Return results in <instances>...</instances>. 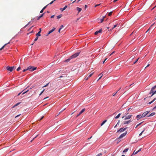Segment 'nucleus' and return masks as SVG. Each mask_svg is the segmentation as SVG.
I'll list each match as a JSON object with an SVG mask.
<instances>
[{"mask_svg": "<svg viewBox=\"0 0 156 156\" xmlns=\"http://www.w3.org/2000/svg\"><path fill=\"white\" fill-rule=\"evenodd\" d=\"M44 13H43V14H41V15L40 16V17H41H41H42L43 16V15H44Z\"/></svg>", "mask_w": 156, "mask_h": 156, "instance_id": "43", "label": "nucleus"}, {"mask_svg": "<svg viewBox=\"0 0 156 156\" xmlns=\"http://www.w3.org/2000/svg\"><path fill=\"white\" fill-rule=\"evenodd\" d=\"M102 30L101 29H100L98 31H97L95 32L94 33V34L95 35H96L98 34L99 33H101L102 32Z\"/></svg>", "mask_w": 156, "mask_h": 156, "instance_id": "10", "label": "nucleus"}, {"mask_svg": "<svg viewBox=\"0 0 156 156\" xmlns=\"http://www.w3.org/2000/svg\"><path fill=\"white\" fill-rule=\"evenodd\" d=\"M89 78V77H88V76H87V77H86L85 78V80H87Z\"/></svg>", "mask_w": 156, "mask_h": 156, "instance_id": "42", "label": "nucleus"}, {"mask_svg": "<svg viewBox=\"0 0 156 156\" xmlns=\"http://www.w3.org/2000/svg\"><path fill=\"white\" fill-rule=\"evenodd\" d=\"M144 131V130L143 131H142V132H141V133L139 134V136H141V135H142V133Z\"/></svg>", "mask_w": 156, "mask_h": 156, "instance_id": "50", "label": "nucleus"}, {"mask_svg": "<svg viewBox=\"0 0 156 156\" xmlns=\"http://www.w3.org/2000/svg\"><path fill=\"white\" fill-rule=\"evenodd\" d=\"M114 53V51H113V52L111 54H110L109 55V56H111Z\"/></svg>", "mask_w": 156, "mask_h": 156, "instance_id": "52", "label": "nucleus"}, {"mask_svg": "<svg viewBox=\"0 0 156 156\" xmlns=\"http://www.w3.org/2000/svg\"><path fill=\"white\" fill-rule=\"evenodd\" d=\"M7 45V44H5L1 48H0V51L2 50L5 47V46Z\"/></svg>", "mask_w": 156, "mask_h": 156, "instance_id": "20", "label": "nucleus"}, {"mask_svg": "<svg viewBox=\"0 0 156 156\" xmlns=\"http://www.w3.org/2000/svg\"><path fill=\"white\" fill-rule=\"evenodd\" d=\"M48 98V97H46L45 98H44V100H45V99H47V98Z\"/></svg>", "mask_w": 156, "mask_h": 156, "instance_id": "63", "label": "nucleus"}, {"mask_svg": "<svg viewBox=\"0 0 156 156\" xmlns=\"http://www.w3.org/2000/svg\"><path fill=\"white\" fill-rule=\"evenodd\" d=\"M107 121V120H105L101 124V126H102L104 124V123H105V122Z\"/></svg>", "mask_w": 156, "mask_h": 156, "instance_id": "26", "label": "nucleus"}, {"mask_svg": "<svg viewBox=\"0 0 156 156\" xmlns=\"http://www.w3.org/2000/svg\"><path fill=\"white\" fill-rule=\"evenodd\" d=\"M102 154L100 153L97 154L96 156H102Z\"/></svg>", "mask_w": 156, "mask_h": 156, "instance_id": "30", "label": "nucleus"}, {"mask_svg": "<svg viewBox=\"0 0 156 156\" xmlns=\"http://www.w3.org/2000/svg\"><path fill=\"white\" fill-rule=\"evenodd\" d=\"M100 20L101 21L100 22L101 23H102L103 21V20H104L103 18L101 19H100Z\"/></svg>", "mask_w": 156, "mask_h": 156, "instance_id": "32", "label": "nucleus"}, {"mask_svg": "<svg viewBox=\"0 0 156 156\" xmlns=\"http://www.w3.org/2000/svg\"><path fill=\"white\" fill-rule=\"evenodd\" d=\"M54 16H55V15H53V16H51V18H54Z\"/></svg>", "mask_w": 156, "mask_h": 156, "instance_id": "53", "label": "nucleus"}, {"mask_svg": "<svg viewBox=\"0 0 156 156\" xmlns=\"http://www.w3.org/2000/svg\"><path fill=\"white\" fill-rule=\"evenodd\" d=\"M27 70H28V69H24L23 70V72H25Z\"/></svg>", "mask_w": 156, "mask_h": 156, "instance_id": "49", "label": "nucleus"}, {"mask_svg": "<svg viewBox=\"0 0 156 156\" xmlns=\"http://www.w3.org/2000/svg\"><path fill=\"white\" fill-rule=\"evenodd\" d=\"M131 58L132 59H133L134 58V57H133V56H131Z\"/></svg>", "mask_w": 156, "mask_h": 156, "instance_id": "64", "label": "nucleus"}, {"mask_svg": "<svg viewBox=\"0 0 156 156\" xmlns=\"http://www.w3.org/2000/svg\"><path fill=\"white\" fill-rule=\"evenodd\" d=\"M141 148H140L137 151H136V150H135L133 152V154H135L138 153L141 150Z\"/></svg>", "mask_w": 156, "mask_h": 156, "instance_id": "8", "label": "nucleus"}, {"mask_svg": "<svg viewBox=\"0 0 156 156\" xmlns=\"http://www.w3.org/2000/svg\"><path fill=\"white\" fill-rule=\"evenodd\" d=\"M80 52H77L74 54L73 55L71 56L69 58L67 59L66 60V62H68L69 60L73 58H75L78 56L80 54Z\"/></svg>", "mask_w": 156, "mask_h": 156, "instance_id": "2", "label": "nucleus"}, {"mask_svg": "<svg viewBox=\"0 0 156 156\" xmlns=\"http://www.w3.org/2000/svg\"><path fill=\"white\" fill-rule=\"evenodd\" d=\"M156 100V98H154L152 101L149 102V103H148V104H151V103H153L155 100Z\"/></svg>", "mask_w": 156, "mask_h": 156, "instance_id": "21", "label": "nucleus"}, {"mask_svg": "<svg viewBox=\"0 0 156 156\" xmlns=\"http://www.w3.org/2000/svg\"><path fill=\"white\" fill-rule=\"evenodd\" d=\"M65 109V108H64L63 110H62V111L60 112L58 114H57V115H56V116H58Z\"/></svg>", "mask_w": 156, "mask_h": 156, "instance_id": "38", "label": "nucleus"}, {"mask_svg": "<svg viewBox=\"0 0 156 156\" xmlns=\"http://www.w3.org/2000/svg\"><path fill=\"white\" fill-rule=\"evenodd\" d=\"M6 69L7 70L10 71V72H12L13 69H16V67H15L14 66L9 67L8 66L6 67Z\"/></svg>", "mask_w": 156, "mask_h": 156, "instance_id": "3", "label": "nucleus"}, {"mask_svg": "<svg viewBox=\"0 0 156 156\" xmlns=\"http://www.w3.org/2000/svg\"><path fill=\"white\" fill-rule=\"evenodd\" d=\"M117 24L114 25V27L112 29H110V31L112 30L114 28H115L116 27H117Z\"/></svg>", "mask_w": 156, "mask_h": 156, "instance_id": "29", "label": "nucleus"}, {"mask_svg": "<svg viewBox=\"0 0 156 156\" xmlns=\"http://www.w3.org/2000/svg\"><path fill=\"white\" fill-rule=\"evenodd\" d=\"M61 30V28H59L58 30V32L60 33V30Z\"/></svg>", "mask_w": 156, "mask_h": 156, "instance_id": "59", "label": "nucleus"}, {"mask_svg": "<svg viewBox=\"0 0 156 156\" xmlns=\"http://www.w3.org/2000/svg\"><path fill=\"white\" fill-rule=\"evenodd\" d=\"M21 69V68L20 67H19L17 69V71H19L20 69Z\"/></svg>", "mask_w": 156, "mask_h": 156, "instance_id": "37", "label": "nucleus"}, {"mask_svg": "<svg viewBox=\"0 0 156 156\" xmlns=\"http://www.w3.org/2000/svg\"><path fill=\"white\" fill-rule=\"evenodd\" d=\"M155 114V112H152L151 113V114H150L148 115H147V117H149L150 116H153Z\"/></svg>", "mask_w": 156, "mask_h": 156, "instance_id": "14", "label": "nucleus"}, {"mask_svg": "<svg viewBox=\"0 0 156 156\" xmlns=\"http://www.w3.org/2000/svg\"><path fill=\"white\" fill-rule=\"evenodd\" d=\"M156 88V85H155V86H154V87H152V89H155Z\"/></svg>", "mask_w": 156, "mask_h": 156, "instance_id": "41", "label": "nucleus"}, {"mask_svg": "<svg viewBox=\"0 0 156 156\" xmlns=\"http://www.w3.org/2000/svg\"><path fill=\"white\" fill-rule=\"evenodd\" d=\"M102 73H101L99 76H100V75H101V77H100V78H99L98 80H100L101 78V77H102V76H103V74H102Z\"/></svg>", "mask_w": 156, "mask_h": 156, "instance_id": "34", "label": "nucleus"}, {"mask_svg": "<svg viewBox=\"0 0 156 156\" xmlns=\"http://www.w3.org/2000/svg\"><path fill=\"white\" fill-rule=\"evenodd\" d=\"M120 115H121V114L119 113L115 117V118L116 119H117L118 118L120 117Z\"/></svg>", "mask_w": 156, "mask_h": 156, "instance_id": "22", "label": "nucleus"}, {"mask_svg": "<svg viewBox=\"0 0 156 156\" xmlns=\"http://www.w3.org/2000/svg\"><path fill=\"white\" fill-rule=\"evenodd\" d=\"M54 2V1H51L50 3H49V4H48V5H51V4H52Z\"/></svg>", "mask_w": 156, "mask_h": 156, "instance_id": "40", "label": "nucleus"}, {"mask_svg": "<svg viewBox=\"0 0 156 156\" xmlns=\"http://www.w3.org/2000/svg\"><path fill=\"white\" fill-rule=\"evenodd\" d=\"M141 123H140L139 124H138V125H137L136 127V128L138 126L140 125L141 124Z\"/></svg>", "mask_w": 156, "mask_h": 156, "instance_id": "54", "label": "nucleus"}, {"mask_svg": "<svg viewBox=\"0 0 156 156\" xmlns=\"http://www.w3.org/2000/svg\"><path fill=\"white\" fill-rule=\"evenodd\" d=\"M38 136V135H37L35 137H34V138H33V140H34L35 138H36L37 137V136Z\"/></svg>", "mask_w": 156, "mask_h": 156, "instance_id": "51", "label": "nucleus"}, {"mask_svg": "<svg viewBox=\"0 0 156 156\" xmlns=\"http://www.w3.org/2000/svg\"><path fill=\"white\" fill-rule=\"evenodd\" d=\"M40 33V32L39 31L37 34H36V35L37 37L38 36H40L41 35Z\"/></svg>", "mask_w": 156, "mask_h": 156, "instance_id": "17", "label": "nucleus"}, {"mask_svg": "<svg viewBox=\"0 0 156 156\" xmlns=\"http://www.w3.org/2000/svg\"><path fill=\"white\" fill-rule=\"evenodd\" d=\"M112 12H109L108 15L109 16H111L112 15Z\"/></svg>", "mask_w": 156, "mask_h": 156, "instance_id": "28", "label": "nucleus"}, {"mask_svg": "<svg viewBox=\"0 0 156 156\" xmlns=\"http://www.w3.org/2000/svg\"><path fill=\"white\" fill-rule=\"evenodd\" d=\"M43 118H44V116H42V117L40 119V120H41V119H42Z\"/></svg>", "mask_w": 156, "mask_h": 156, "instance_id": "62", "label": "nucleus"}, {"mask_svg": "<svg viewBox=\"0 0 156 156\" xmlns=\"http://www.w3.org/2000/svg\"><path fill=\"white\" fill-rule=\"evenodd\" d=\"M126 129H127V128H121L119 129L117 131V133H119V132H123V131H124Z\"/></svg>", "mask_w": 156, "mask_h": 156, "instance_id": "7", "label": "nucleus"}, {"mask_svg": "<svg viewBox=\"0 0 156 156\" xmlns=\"http://www.w3.org/2000/svg\"><path fill=\"white\" fill-rule=\"evenodd\" d=\"M132 116V115H129L126 116L124 119L125 120L128 119H130Z\"/></svg>", "mask_w": 156, "mask_h": 156, "instance_id": "13", "label": "nucleus"}, {"mask_svg": "<svg viewBox=\"0 0 156 156\" xmlns=\"http://www.w3.org/2000/svg\"><path fill=\"white\" fill-rule=\"evenodd\" d=\"M131 109V108H129L128 109V111H129Z\"/></svg>", "mask_w": 156, "mask_h": 156, "instance_id": "58", "label": "nucleus"}, {"mask_svg": "<svg viewBox=\"0 0 156 156\" xmlns=\"http://www.w3.org/2000/svg\"><path fill=\"white\" fill-rule=\"evenodd\" d=\"M100 5V4H97V5H96L95 6V7H96L97 6H99Z\"/></svg>", "mask_w": 156, "mask_h": 156, "instance_id": "57", "label": "nucleus"}, {"mask_svg": "<svg viewBox=\"0 0 156 156\" xmlns=\"http://www.w3.org/2000/svg\"><path fill=\"white\" fill-rule=\"evenodd\" d=\"M152 26V25L151 26V27L148 29L147 30V32L148 31H149L150 30L151 27Z\"/></svg>", "mask_w": 156, "mask_h": 156, "instance_id": "47", "label": "nucleus"}, {"mask_svg": "<svg viewBox=\"0 0 156 156\" xmlns=\"http://www.w3.org/2000/svg\"><path fill=\"white\" fill-rule=\"evenodd\" d=\"M44 89L41 92V93H40V94H39V96H40L42 94V93L44 92Z\"/></svg>", "mask_w": 156, "mask_h": 156, "instance_id": "36", "label": "nucleus"}, {"mask_svg": "<svg viewBox=\"0 0 156 156\" xmlns=\"http://www.w3.org/2000/svg\"><path fill=\"white\" fill-rule=\"evenodd\" d=\"M85 108L83 109L80 113L77 115L76 117H77L79 116L82 113L85 111Z\"/></svg>", "mask_w": 156, "mask_h": 156, "instance_id": "12", "label": "nucleus"}, {"mask_svg": "<svg viewBox=\"0 0 156 156\" xmlns=\"http://www.w3.org/2000/svg\"><path fill=\"white\" fill-rule=\"evenodd\" d=\"M149 111H147V115H148V114L149 113Z\"/></svg>", "mask_w": 156, "mask_h": 156, "instance_id": "61", "label": "nucleus"}, {"mask_svg": "<svg viewBox=\"0 0 156 156\" xmlns=\"http://www.w3.org/2000/svg\"><path fill=\"white\" fill-rule=\"evenodd\" d=\"M77 9L78 11V13H79L82 10V9L81 8L79 7L77 8Z\"/></svg>", "mask_w": 156, "mask_h": 156, "instance_id": "19", "label": "nucleus"}, {"mask_svg": "<svg viewBox=\"0 0 156 156\" xmlns=\"http://www.w3.org/2000/svg\"><path fill=\"white\" fill-rule=\"evenodd\" d=\"M87 7V5H85V8L86 9Z\"/></svg>", "mask_w": 156, "mask_h": 156, "instance_id": "60", "label": "nucleus"}, {"mask_svg": "<svg viewBox=\"0 0 156 156\" xmlns=\"http://www.w3.org/2000/svg\"><path fill=\"white\" fill-rule=\"evenodd\" d=\"M55 29V28H54L52 29L51 30H50L48 33V34L46 35V36H48L49 34L51 33L53 31H54Z\"/></svg>", "mask_w": 156, "mask_h": 156, "instance_id": "9", "label": "nucleus"}, {"mask_svg": "<svg viewBox=\"0 0 156 156\" xmlns=\"http://www.w3.org/2000/svg\"><path fill=\"white\" fill-rule=\"evenodd\" d=\"M154 89H151V90L150 92L149 93V94H152L150 96H149V97H151L154 94H156V90L154 91Z\"/></svg>", "mask_w": 156, "mask_h": 156, "instance_id": "4", "label": "nucleus"}, {"mask_svg": "<svg viewBox=\"0 0 156 156\" xmlns=\"http://www.w3.org/2000/svg\"><path fill=\"white\" fill-rule=\"evenodd\" d=\"M38 38V37L37 36L36 38H35V39H34V41H37V40Z\"/></svg>", "mask_w": 156, "mask_h": 156, "instance_id": "35", "label": "nucleus"}, {"mask_svg": "<svg viewBox=\"0 0 156 156\" xmlns=\"http://www.w3.org/2000/svg\"><path fill=\"white\" fill-rule=\"evenodd\" d=\"M128 150V148H126V149H125L123 151V153H124L126 152H127Z\"/></svg>", "mask_w": 156, "mask_h": 156, "instance_id": "25", "label": "nucleus"}, {"mask_svg": "<svg viewBox=\"0 0 156 156\" xmlns=\"http://www.w3.org/2000/svg\"><path fill=\"white\" fill-rule=\"evenodd\" d=\"M40 18H41V17H40V16H39V17H38L37 18V20H39L40 19Z\"/></svg>", "mask_w": 156, "mask_h": 156, "instance_id": "55", "label": "nucleus"}, {"mask_svg": "<svg viewBox=\"0 0 156 156\" xmlns=\"http://www.w3.org/2000/svg\"><path fill=\"white\" fill-rule=\"evenodd\" d=\"M139 58H138L134 62V63L133 64H135L136 62L138 61V59H139Z\"/></svg>", "mask_w": 156, "mask_h": 156, "instance_id": "31", "label": "nucleus"}, {"mask_svg": "<svg viewBox=\"0 0 156 156\" xmlns=\"http://www.w3.org/2000/svg\"><path fill=\"white\" fill-rule=\"evenodd\" d=\"M62 16V15L61 14L59 15V16H57V19H59Z\"/></svg>", "mask_w": 156, "mask_h": 156, "instance_id": "27", "label": "nucleus"}, {"mask_svg": "<svg viewBox=\"0 0 156 156\" xmlns=\"http://www.w3.org/2000/svg\"><path fill=\"white\" fill-rule=\"evenodd\" d=\"M28 90H27V91L24 92L22 94H24L25 93H27V92L28 91Z\"/></svg>", "mask_w": 156, "mask_h": 156, "instance_id": "45", "label": "nucleus"}, {"mask_svg": "<svg viewBox=\"0 0 156 156\" xmlns=\"http://www.w3.org/2000/svg\"><path fill=\"white\" fill-rule=\"evenodd\" d=\"M44 10H43V9L40 11V13H41L43 12Z\"/></svg>", "mask_w": 156, "mask_h": 156, "instance_id": "48", "label": "nucleus"}, {"mask_svg": "<svg viewBox=\"0 0 156 156\" xmlns=\"http://www.w3.org/2000/svg\"><path fill=\"white\" fill-rule=\"evenodd\" d=\"M153 129V126L151 125H150V124L149 125L148 124L147 126V131H148V135H150L151 133L152 132Z\"/></svg>", "mask_w": 156, "mask_h": 156, "instance_id": "1", "label": "nucleus"}, {"mask_svg": "<svg viewBox=\"0 0 156 156\" xmlns=\"http://www.w3.org/2000/svg\"><path fill=\"white\" fill-rule=\"evenodd\" d=\"M64 27V26L63 25H62L61 27H60V28H61V29L63 28V27Z\"/></svg>", "mask_w": 156, "mask_h": 156, "instance_id": "46", "label": "nucleus"}, {"mask_svg": "<svg viewBox=\"0 0 156 156\" xmlns=\"http://www.w3.org/2000/svg\"><path fill=\"white\" fill-rule=\"evenodd\" d=\"M118 91H117V92H116L115 93L113 94L112 95L113 96H115V94L117 93Z\"/></svg>", "mask_w": 156, "mask_h": 156, "instance_id": "39", "label": "nucleus"}, {"mask_svg": "<svg viewBox=\"0 0 156 156\" xmlns=\"http://www.w3.org/2000/svg\"><path fill=\"white\" fill-rule=\"evenodd\" d=\"M132 121L131 120H130L129 121H125L124 122L123 124H128L129 123L131 122Z\"/></svg>", "mask_w": 156, "mask_h": 156, "instance_id": "11", "label": "nucleus"}, {"mask_svg": "<svg viewBox=\"0 0 156 156\" xmlns=\"http://www.w3.org/2000/svg\"><path fill=\"white\" fill-rule=\"evenodd\" d=\"M67 7V6L65 5L64 8H63L62 9L60 8V9L62 10V11H63Z\"/></svg>", "mask_w": 156, "mask_h": 156, "instance_id": "15", "label": "nucleus"}, {"mask_svg": "<svg viewBox=\"0 0 156 156\" xmlns=\"http://www.w3.org/2000/svg\"><path fill=\"white\" fill-rule=\"evenodd\" d=\"M48 5H46L42 9H43V10H44V9H45L47 7V6Z\"/></svg>", "mask_w": 156, "mask_h": 156, "instance_id": "33", "label": "nucleus"}, {"mask_svg": "<svg viewBox=\"0 0 156 156\" xmlns=\"http://www.w3.org/2000/svg\"><path fill=\"white\" fill-rule=\"evenodd\" d=\"M107 58H105L103 62V63H104L105 61L107 60Z\"/></svg>", "mask_w": 156, "mask_h": 156, "instance_id": "44", "label": "nucleus"}, {"mask_svg": "<svg viewBox=\"0 0 156 156\" xmlns=\"http://www.w3.org/2000/svg\"><path fill=\"white\" fill-rule=\"evenodd\" d=\"M127 133V132L126 131L125 133L122 134L118 138V140H119L120 139L123 138L124 136Z\"/></svg>", "mask_w": 156, "mask_h": 156, "instance_id": "6", "label": "nucleus"}, {"mask_svg": "<svg viewBox=\"0 0 156 156\" xmlns=\"http://www.w3.org/2000/svg\"><path fill=\"white\" fill-rule=\"evenodd\" d=\"M36 67H34L32 66H30L27 68V69L29 70L30 71H32L36 70Z\"/></svg>", "mask_w": 156, "mask_h": 156, "instance_id": "5", "label": "nucleus"}, {"mask_svg": "<svg viewBox=\"0 0 156 156\" xmlns=\"http://www.w3.org/2000/svg\"><path fill=\"white\" fill-rule=\"evenodd\" d=\"M141 115H137L136 118L138 119H139L141 118Z\"/></svg>", "mask_w": 156, "mask_h": 156, "instance_id": "23", "label": "nucleus"}, {"mask_svg": "<svg viewBox=\"0 0 156 156\" xmlns=\"http://www.w3.org/2000/svg\"><path fill=\"white\" fill-rule=\"evenodd\" d=\"M146 116V112H144L142 115H141V118H143L145 117Z\"/></svg>", "mask_w": 156, "mask_h": 156, "instance_id": "16", "label": "nucleus"}, {"mask_svg": "<svg viewBox=\"0 0 156 156\" xmlns=\"http://www.w3.org/2000/svg\"><path fill=\"white\" fill-rule=\"evenodd\" d=\"M49 83H48L46 85H45L43 87H46V86H47L48 85V84Z\"/></svg>", "mask_w": 156, "mask_h": 156, "instance_id": "56", "label": "nucleus"}, {"mask_svg": "<svg viewBox=\"0 0 156 156\" xmlns=\"http://www.w3.org/2000/svg\"><path fill=\"white\" fill-rule=\"evenodd\" d=\"M94 73V72H93L91 73H90L89 75L88 76V77L89 78L90 77H91L92 76V75H93V74Z\"/></svg>", "mask_w": 156, "mask_h": 156, "instance_id": "24", "label": "nucleus"}, {"mask_svg": "<svg viewBox=\"0 0 156 156\" xmlns=\"http://www.w3.org/2000/svg\"><path fill=\"white\" fill-rule=\"evenodd\" d=\"M20 102H19V103H17L16 104V105H14L12 107V108H13L15 107L16 106H18V105H19L20 104Z\"/></svg>", "mask_w": 156, "mask_h": 156, "instance_id": "18", "label": "nucleus"}]
</instances>
